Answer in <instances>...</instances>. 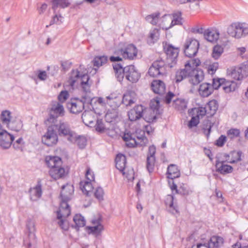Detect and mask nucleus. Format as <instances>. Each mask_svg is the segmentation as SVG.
I'll return each mask as SVG.
<instances>
[{
    "label": "nucleus",
    "mask_w": 248,
    "mask_h": 248,
    "mask_svg": "<svg viewBox=\"0 0 248 248\" xmlns=\"http://www.w3.org/2000/svg\"><path fill=\"white\" fill-rule=\"evenodd\" d=\"M109 60L112 63V66L114 68V65H117L118 64H121L122 67H124V64L123 62V61L122 58L118 56H111L109 57Z\"/></svg>",
    "instance_id": "55"
},
{
    "label": "nucleus",
    "mask_w": 248,
    "mask_h": 248,
    "mask_svg": "<svg viewBox=\"0 0 248 248\" xmlns=\"http://www.w3.org/2000/svg\"><path fill=\"white\" fill-rule=\"evenodd\" d=\"M79 186L81 190L85 195L88 197L91 196L93 188L91 182L81 181Z\"/></svg>",
    "instance_id": "32"
},
{
    "label": "nucleus",
    "mask_w": 248,
    "mask_h": 248,
    "mask_svg": "<svg viewBox=\"0 0 248 248\" xmlns=\"http://www.w3.org/2000/svg\"><path fill=\"white\" fill-rule=\"evenodd\" d=\"M223 52V48L220 45H216L213 49L212 56L213 58L217 60L218 59Z\"/></svg>",
    "instance_id": "46"
},
{
    "label": "nucleus",
    "mask_w": 248,
    "mask_h": 248,
    "mask_svg": "<svg viewBox=\"0 0 248 248\" xmlns=\"http://www.w3.org/2000/svg\"><path fill=\"white\" fill-rule=\"evenodd\" d=\"M174 197L172 195H168L165 200L166 210L170 214L175 215L179 214V207L174 202Z\"/></svg>",
    "instance_id": "17"
},
{
    "label": "nucleus",
    "mask_w": 248,
    "mask_h": 248,
    "mask_svg": "<svg viewBox=\"0 0 248 248\" xmlns=\"http://www.w3.org/2000/svg\"><path fill=\"white\" fill-rule=\"evenodd\" d=\"M115 161L116 168L124 175L125 173L124 170L126 163V156L123 154H118L115 157Z\"/></svg>",
    "instance_id": "23"
},
{
    "label": "nucleus",
    "mask_w": 248,
    "mask_h": 248,
    "mask_svg": "<svg viewBox=\"0 0 248 248\" xmlns=\"http://www.w3.org/2000/svg\"><path fill=\"white\" fill-rule=\"evenodd\" d=\"M152 91L156 94L162 95L166 92V85L161 80H154L151 84Z\"/></svg>",
    "instance_id": "18"
},
{
    "label": "nucleus",
    "mask_w": 248,
    "mask_h": 248,
    "mask_svg": "<svg viewBox=\"0 0 248 248\" xmlns=\"http://www.w3.org/2000/svg\"><path fill=\"white\" fill-rule=\"evenodd\" d=\"M218 67V62H215L208 65V71L211 75L214 74Z\"/></svg>",
    "instance_id": "61"
},
{
    "label": "nucleus",
    "mask_w": 248,
    "mask_h": 248,
    "mask_svg": "<svg viewBox=\"0 0 248 248\" xmlns=\"http://www.w3.org/2000/svg\"><path fill=\"white\" fill-rule=\"evenodd\" d=\"M120 51L124 59L132 60L136 58L138 49L134 45L129 44L124 48L121 49Z\"/></svg>",
    "instance_id": "16"
},
{
    "label": "nucleus",
    "mask_w": 248,
    "mask_h": 248,
    "mask_svg": "<svg viewBox=\"0 0 248 248\" xmlns=\"http://www.w3.org/2000/svg\"><path fill=\"white\" fill-rule=\"evenodd\" d=\"M52 9L54 13H56L58 7L64 9L69 7L70 2L69 0H52Z\"/></svg>",
    "instance_id": "30"
},
{
    "label": "nucleus",
    "mask_w": 248,
    "mask_h": 248,
    "mask_svg": "<svg viewBox=\"0 0 248 248\" xmlns=\"http://www.w3.org/2000/svg\"><path fill=\"white\" fill-rule=\"evenodd\" d=\"M228 33L235 38H240L248 35V25L245 23L232 24L227 30Z\"/></svg>",
    "instance_id": "9"
},
{
    "label": "nucleus",
    "mask_w": 248,
    "mask_h": 248,
    "mask_svg": "<svg viewBox=\"0 0 248 248\" xmlns=\"http://www.w3.org/2000/svg\"><path fill=\"white\" fill-rule=\"evenodd\" d=\"M94 195L98 200H103L104 195V190L103 188L101 187H97L94 193Z\"/></svg>",
    "instance_id": "58"
},
{
    "label": "nucleus",
    "mask_w": 248,
    "mask_h": 248,
    "mask_svg": "<svg viewBox=\"0 0 248 248\" xmlns=\"http://www.w3.org/2000/svg\"><path fill=\"white\" fill-rule=\"evenodd\" d=\"M36 237H28V239L24 240V245L27 248H36Z\"/></svg>",
    "instance_id": "50"
},
{
    "label": "nucleus",
    "mask_w": 248,
    "mask_h": 248,
    "mask_svg": "<svg viewBox=\"0 0 248 248\" xmlns=\"http://www.w3.org/2000/svg\"><path fill=\"white\" fill-rule=\"evenodd\" d=\"M201 240L202 242L198 243L197 248H200L202 246L207 248H218L223 245L224 241L223 237L218 235H213L207 240H205L203 236L202 235Z\"/></svg>",
    "instance_id": "10"
},
{
    "label": "nucleus",
    "mask_w": 248,
    "mask_h": 248,
    "mask_svg": "<svg viewBox=\"0 0 248 248\" xmlns=\"http://www.w3.org/2000/svg\"><path fill=\"white\" fill-rule=\"evenodd\" d=\"M191 77L190 82L194 85L198 84L204 78L203 72L202 70L198 69H192L190 71Z\"/></svg>",
    "instance_id": "21"
},
{
    "label": "nucleus",
    "mask_w": 248,
    "mask_h": 248,
    "mask_svg": "<svg viewBox=\"0 0 248 248\" xmlns=\"http://www.w3.org/2000/svg\"><path fill=\"white\" fill-rule=\"evenodd\" d=\"M78 135L74 131H71V132L67 136V140L71 143H75Z\"/></svg>",
    "instance_id": "62"
},
{
    "label": "nucleus",
    "mask_w": 248,
    "mask_h": 248,
    "mask_svg": "<svg viewBox=\"0 0 248 248\" xmlns=\"http://www.w3.org/2000/svg\"><path fill=\"white\" fill-rule=\"evenodd\" d=\"M199 93L202 97H208L213 93V88L211 84L208 83H203L200 85L199 89Z\"/></svg>",
    "instance_id": "28"
},
{
    "label": "nucleus",
    "mask_w": 248,
    "mask_h": 248,
    "mask_svg": "<svg viewBox=\"0 0 248 248\" xmlns=\"http://www.w3.org/2000/svg\"><path fill=\"white\" fill-rule=\"evenodd\" d=\"M224 78H213L211 88H213V91L214 90H217L219 87H222V82H224Z\"/></svg>",
    "instance_id": "54"
},
{
    "label": "nucleus",
    "mask_w": 248,
    "mask_h": 248,
    "mask_svg": "<svg viewBox=\"0 0 248 248\" xmlns=\"http://www.w3.org/2000/svg\"><path fill=\"white\" fill-rule=\"evenodd\" d=\"M166 174L168 179L173 180L180 177V172L176 165L171 164L168 166Z\"/></svg>",
    "instance_id": "25"
},
{
    "label": "nucleus",
    "mask_w": 248,
    "mask_h": 248,
    "mask_svg": "<svg viewBox=\"0 0 248 248\" xmlns=\"http://www.w3.org/2000/svg\"><path fill=\"white\" fill-rule=\"evenodd\" d=\"M114 125H112V127L111 129L109 128H106L104 126V125H95V130L96 131H97L99 133H102L104 132L108 131V133L109 135V136L111 137H113L115 135V133H117V132L115 131V128L114 126Z\"/></svg>",
    "instance_id": "36"
},
{
    "label": "nucleus",
    "mask_w": 248,
    "mask_h": 248,
    "mask_svg": "<svg viewBox=\"0 0 248 248\" xmlns=\"http://www.w3.org/2000/svg\"><path fill=\"white\" fill-rule=\"evenodd\" d=\"M222 82V88L226 93L233 92L237 88L236 83L233 81L226 80L224 78V82Z\"/></svg>",
    "instance_id": "31"
},
{
    "label": "nucleus",
    "mask_w": 248,
    "mask_h": 248,
    "mask_svg": "<svg viewBox=\"0 0 248 248\" xmlns=\"http://www.w3.org/2000/svg\"><path fill=\"white\" fill-rule=\"evenodd\" d=\"M117 97L114 95L111 94L107 96L106 104L107 108L109 107L111 110H116L119 107L120 103L117 102Z\"/></svg>",
    "instance_id": "33"
},
{
    "label": "nucleus",
    "mask_w": 248,
    "mask_h": 248,
    "mask_svg": "<svg viewBox=\"0 0 248 248\" xmlns=\"http://www.w3.org/2000/svg\"><path fill=\"white\" fill-rule=\"evenodd\" d=\"M213 125H203L204 126L201 128V131L208 138L211 132L212 126Z\"/></svg>",
    "instance_id": "64"
},
{
    "label": "nucleus",
    "mask_w": 248,
    "mask_h": 248,
    "mask_svg": "<svg viewBox=\"0 0 248 248\" xmlns=\"http://www.w3.org/2000/svg\"><path fill=\"white\" fill-rule=\"evenodd\" d=\"M167 55V62L162 59H157L153 62L148 70L151 77H155L166 74L168 71L173 67L177 62V58L179 54V48L169 45L165 48Z\"/></svg>",
    "instance_id": "1"
},
{
    "label": "nucleus",
    "mask_w": 248,
    "mask_h": 248,
    "mask_svg": "<svg viewBox=\"0 0 248 248\" xmlns=\"http://www.w3.org/2000/svg\"><path fill=\"white\" fill-rule=\"evenodd\" d=\"M122 103L126 106H130L134 103L133 99L131 95L129 94H124L122 99Z\"/></svg>",
    "instance_id": "56"
},
{
    "label": "nucleus",
    "mask_w": 248,
    "mask_h": 248,
    "mask_svg": "<svg viewBox=\"0 0 248 248\" xmlns=\"http://www.w3.org/2000/svg\"><path fill=\"white\" fill-rule=\"evenodd\" d=\"M69 96L68 92L67 91H62L58 96L59 101L62 103L65 101Z\"/></svg>",
    "instance_id": "60"
},
{
    "label": "nucleus",
    "mask_w": 248,
    "mask_h": 248,
    "mask_svg": "<svg viewBox=\"0 0 248 248\" xmlns=\"http://www.w3.org/2000/svg\"><path fill=\"white\" fill-rule=\"evenodd\" d=\"M164 20H168L169 22H170L169 26H166L164 24L163 28L165 30H168L175 25H182V13L178 11L172 14H167L163 16Z\"/></svg>",
    "instance_id": "12"
},
{
    "label": "nucleus",
    "mask_w": 248,
    "mask_h": 248,
    "mask_svg": "<svg viewBox=\"0 0 248 248\" xmlns=\"http://www.w3.org/2000/svg\"><path fill=\"white\" fill-rule=\"evenodd\" d=\"M159 103V101L156 100L151 102V108L142 113V117H143L146 122L148 123L156 122L155 120L157 117L155 114V110H158Z\"/></svg>",
    "instance_id": "13"
},
{
    "label": "nucleus",
    "mask_w": 248,
    "mask_h": 248,
    "mask_svg": "<svg viewBox=\"0 0 248 248\" xmlns=\"http://www.w3.org/2000/svg\"><path fill=\"white\" fill-rule=\"evenodd\" d=\"M108 60V57L106 56H96L93 62L94 66L99 67L107 63Z\"/></svg>",
    "instance_id": "41"
},
{
    "label": "nucleus",
    "mask_w": 248,
    "mask_h": 248,
    "mask_svg": "<svg viewBox=\"0 0 248 248\" xmlns=\"http://www.w3.org/2000/svg\"><path fill=\"white\" fill-rule=\"evenodd\" d=\"M242 154V152L241 151H238L236 153L237 158L235 159L232 160H226L220 161L219 159H217L215 164L216 171L220 174L223 175L232 172L233 170L232 167L231 165L226 164L225 163L227 162L233 164L241 161Z\"/></svg>",
    "instance_id": "8"
},
{
    "label": "nucleus",
    "mask_w": 248,
    "mask_h": 248,
    "mask_svg": "<svg viewBox=\"0 0 248 248\" xmlns=\"http://www.w3.org/2000/svg\"><path fill=\"white\" fill-rule=\"evenodd\" d=\"M58 125H51L48 126L47 132L42 137L43 143L47 146H52L57 143L58 136L52 126H57Z\"/></svg>",
    "instance_id": "14"
},
{
    "label": "nucleus",
    "mask_w": 248,
    "mask_h": 248,
    "mask_svg": "<svg viewBox=\"0 0 248 248\" xmlns=\"http://www.w3.org/2000/svg\"><path fill=\"white\" fill-rule=\"evenodd\" d=\"M74 188L73 185L67 184L62 186L60 196L62 201L60 204V208L65 213H63L66 216L70 214V208L68 202L71 199V196L74 193Z\"/></svg>",
    "instance_id": "7"
},
{
    "label": "nucleus",
    "mask_w": 248,
    "mask_h": 248,
    "mask_svg": "<svg viewBox=\"0 0 248 248\" xmlns=\"http://www.w3.org/2000/svg\"><path fill=\"white\" fill-rule=\"evenodd\" d=\"M187 102L183 98H175L173 100L172 106L175 109L183 111L187 108Z\"/></svg>",
    "instance_id": "29"
},
{
    "label": "nucleus",
    "mask_w": 248,
    "mask_h": 248,
    "mask_svg": "<svg viewBox=\"0 0 248 248\" xmlns=\"http://www.w3.org/2000/svg\"><path fill=\"white\" fill-rule=\"evenodd\" d=\"M45 161L50 169L58 165H62V158L58 156L47 155L45 158Z\"/></svg>",
    "instance_id": "27"
},
{
    "label": "nucleus",
    "mask_w": 248,
    "mask_h": 248,
    "mask_svg": "<svg viewBox=\"0 0 248 248\" xmlns=\"http://www.w3.org/2000/svg\"><path fill=\"white\" fill-rule=\"evenodd\" d=\"M87 139L86 137L82 135H78L76 143L78 148L80 149H83L87 145Z\"/></svg>",
    "instance_id": "45"
},
{
    "label": "nucleus",
    "mask_w": 248,
    "mask_h": 248,
    "mask_svg": "<svg viewBox=\"0 0 248 248\" xmlns=\"http://www.w3.org/2000/svg\"><path fill=\"white\" fill-rule=\"evenodd\" d=\"M120 118L118 116V112L116 110H109L107 112L105 116V120L108 123H112L111 124H115L118 123Z\"/></svg>",
    "instance_id": "24"
},
{
    "label": "nucleus",
    "mask_w": 248,
    "mask_h": 248,
    "mask_svg": "<svg viewBox=\"0 0 248 248\" xmlns=\"http://www.w3.org/2000/svg\"><path fill=\"white\" fill-rule=\"evenodd\" d=\"M218 105L215 100L209 101L205 107L194 108L191 109V119L188 124H199L200 120L205 115L207 117L213 116L218 109Z\"/></svg>",
    "instance_id": "2"
},
{
    "label": "nucleus",
    "mask_w": 248,
    "mask_h": 248,
    "mask_svg": "<svg viewBox=\"0 0 248 248\" xmlns=\"http://www.w3.org/2000/svg\"><path fill=\"white\" fill-rule=\"evenodd\" d=\"M88 75L87 74H81L80 71L78 69L77 70H73L71 72V76L70 78V85L71 86H74L76 78H81V81H83V80H86V79L83 78V76Z\"/></svg>",
    "instance_id": "35"
},
{
    "label": "nucleus",
    "mask_w": 248,
    "mask_h": 248,
    "mask_svg": "<svg viewBox=\"0 0 248 248\" xmlns=\"http://www.w3.org/2000/svg\"><path fill=\"white\" fill-rule=\"evenodd\" d=\"M55 15L52 17V19L50 21V24L49 25H46V27L48 28L49 26L54 24H60L62 23V20L63 18V17L61 16L60 14L58 12L54 13Z\"/></svg>",
    "instance_id": "49"
},
{
    "label": "nucleus",
    "mask_w": 248,
    "mask_h": 248,
    "mask_svg": "<svg viewBox=\"0 0 248 248\" xmlns=\"http://www.w3.org/2000/svg\"><path fill=\"white\" fill-rule=\"evenodd\" d=\"M85 176L86 179L88 180L87 181L92 182V181L94 180V175L93 172L91 170L90 168H88L86 173Z\"/></svg>",
    "instance_id": "63"
},
{
    "label": "nucleus",
    "mask_w": 248,
    "mask_h": 248,
    "mask_svg": "<svg viewBox=\"0 0 248 248\" xmlns=\"http://www.w3.org/2000/svg\"><path fill=\"white\" fill-rule=\"evenodd\" d=\"M15 139L14 136L1 127L0 130V146L4 149L9 148Z\"/></svg>",
    "instance_id": "15"
},
{
    "label": "nucleus",
    "mask_w": 248,
    "mask_h": 248,
    "mask_svg": "<svg viewBox=\"0 0 248 248\" xmlns=\"http://www.w3.org/2000/svg\"><path fill=\"white\" fill-rule=\"evenodd\" d=\"M155 161V157H150L147 155L146 168L150 173L152 172L154 170Z\"/></svg>",
    "instance_id": "51"
},
{
    "label": "nucleus",
    "mask_w": 248,
    "mask_h": 248,
    "mask_svg": "<svg viewBox=\"0 0 248 248\" xmlns=\"http://www.w3.org/2000/svg\"><path fill=\"white\" fill-rule=\"evenodd\" d=\"M30 199L31 201H36L40 198L42 194V186L40 182L37 183V185L33 188H31L29 190Z\"/></svg>",
    "instance_id": "26"
},
{
    "label": "nucleus",
    "mask_w": 248,
    "mask_h": 248,
    "mask_svg": "<svg viewBox=\"0 0 248 248\" xmlns=\"http://www.w3.org/2000/svg\"><path fill=\"white\" fill-rule=\"evenodd\" d=\"M190 75V71L186 68L181 69L180 71H177L175 74L176 82L179 83L182 81L184 79L189 77Z\"/></svg>",
    "instance_id": "34"
},
{
    "label": "nucleus",
    "mask_w": 248,
    "mask_h": 248,
    "mask_svg": "<svg viewBox=\"0 0 248 248\" xmlns=\"http://www.w3.org/2000/svg\"><path fill=\"white\" fill-rule=\"evenodd\" d=\"M226 141V137L225 135H222L216 140L215 144L217 147H221L223 146Z\"/></svg>",
    "instance_id": "59"
},
{
    "label": "nucleus",
    "mask_w": 248,
    "mask_h": 248,
    "mask_svg": "<svg viewBox=\"0 0 248 248\" xmlns=\"http://www.w3.org/2000/svg\"><path fill=\"white\" fill-rule=\"evenodd\" d=\"M159 16V13H155L151 15H148L146 17L145 19L149 23H151L153 25H155L157 24L158 21Z\"/></svg>",
    "instance_id": "44"
},
{
    "label": "nucleus",
    "mask_w": 248,
    "mask_h": 248,
    "mask_svg": "<svg viewBox=\"0 0 248 248\" xmlns=\"http://www.w3.org/2000/svg\"><path fill=\"white\" fill-rule=\"evenodd\" d=\"M180 3H185L186 2H190L189 7L192 9H198L199 8L200 0H176Z\"/></svg>",
    "instance_id": "52"
},
{
    "label": "nucleus",
    "mask_w": 248,
    "mask_h": 248,
    "mask_svg": "<svg viewBox=\"0 0 248 248\" xmlns=\"http://www.w3.org/2000/svg\"><path fill=\"white\" fill-rule=\"evenodd\" d=\"M143 107L142 105L137 106L128 112V116L131 122L136 121L142 116Z\"/></svg>",
    "instance_id": "19"
},
{
    "label": "nucleus",
    "mask_w": 248,
    "mask_h": 248,
    "mask_svg": "<svg viewBox=\"0 0 248 248\" xmlns=\"http://www.w3.org/2000/svg\"><path fill=\"white\" fill-rule=\"evenodd\" d=\"M65 126V125H59L58 132L60 136H67L72 131Z\"/></svg>",
    "instance_id": "57"
},
{
    "label": "nucleus",
    "mask_w": 248,
    "mask_h": 248,
    "mask_svg": "<svg viewBox=\"0 0 248 248\" xmlns=\"http://www.w3.org/2000/svg\"><path fill=\"white\" fill-rule=\"evenodd\" d=\"M199 43L196 39H187L184 46V53L186 56L191 58L195 56L199 48Z\"/></svg>",
    "instance_id": "11"
},
{
    "label": "nucleus",
    "mask_w": 248,
    "mask_h": 248,
    "mask_svg": "<svg viewBox=\"0 0 248 248\" xmlns=\"http://www.w3.org/2000/svg\"><path fill=\"white\" fill-rule=\"evenodd\" d=\"M160 31L157 29H154L151 30L149 34V40L151 43H154L157 41L159 37Z\"/></svg>",
    "instance_id": "47"
},
{
    "label": "nucleus",
    "mask_w": 248,
    "mask_h": 248,
    "mask_svg": "<svg viewBox=\"0 0 248 248\" xmlns=\"http://www.w3.org/2000/svg\"><path fill=\"white\" fill-rule=\"evenodd\" d=\"M191 191L189 189L187 185L182 184L179 186L177 193L180 194L182 196H186L190 193Z\"/></svg>",
    "instance_id": "53"
},
{
    "label": "nucleus",
    "mask_w": 248,
    "mask_h": 248,
    "mask_svg": "<svg viewBox=\"0 0 248 248\" xmlns=\"http://www.w3.org/2000/svg\"><path fill=\"white\" fill-rule=\"evenodd\" d=\"M65 111L62 105L58 102H53L48 109V116L45 121V124H64L62 118Z\"/></svg>",
    "instance_id": "5"
},
{
    "label": "nucleus",
    "mask_w": 248,
    "mask_h": 248,
    "mask_svg": "<svg viewBox=\"0 0 248 248\" xmlns=\"http://www.w3.org/2000/svg\"><path fill=\"white\" fill-rule=\"evenodd\" d=\"M83 78L86 79V80H83V81H81L80 82L82 90L86 93H90L91 86V84L89 83L90 77L88 75H86L83 76Z\"/></svg>",
    "instance_id": "48"
},
{
    "label": "nucleus",
    "mask_w": 248,
    "mask_h": 248,
    "mask_svg": "<svg viewBox=\"0 0 248 248\" xmlns=\"http://www.w3.org/2000/svg\"><path fill=\"white\" fill-rule=\"evenodd\" d=\"M87 229L90 231L89 233L98 235L104 230V226L102 224H98V225H95L94 226H87Z\"/></svg>",
    "instance_id": "42"
},
{
    "label": "nucleus",
    "mask_w": 248,
    "mask_h": 248,
    "mask_svg": "<svg viewBox=\"0 0 248 248\" xmlns=\"http://www.w3.org/2000/svg\"><path fill=\"white\" fill-rule=\"evenodd\" d=\"M205 39L210 42H216L219 38V32L217 29H208L204 32Z\"/></svg>",
    "instance_id": "22"
},
{
    "label": "nucleus",
    "mask_w": 248,
    "mask_h": 248,
    "mask_svg": "<svg viewBox=\"0 0 248 248\" xmlns=\"http://www.w3.org/2000/svg\"><path fill=\"white\" fill-rule=\"evenodd\" d=\"M123 139L126 142L130 140H133V143L129 142L126 144L129 147H135L138 145L140 146H145L148 142V140L145 136L144 130L139 129H136L135 133H134L131 132L125 127Z\"/></svg>",
    "instance_id": "4"
},
{
    "label": "nucleus",
    "mask_w": 248,
    "mask_h": 248,
    "mask_svg": "<svg viewBox=\"0 0 248 248\" xmlns=\"http://www.w3.org/2000/svg\"><path fill=\"white\" fill-rule=\"evenodd\" d=\"M26 228L28 231V237H32L33 238H35L36 237L34 233L35 225L34 222L31 219L27 221Z\"/></svg>",
    "instance_id": "43"
},
{
    "label": "nucleus",
    "mask_w": 248,
    "mask_h": 248,
    "mask_svg": "<svg viewBox=\"0 0 248 248\" xmlns=\"http://www.w3.org/2000/svg\"><path fill=\"white\" fill-rule=\"evenodd\" d=\"M231 77L235 80H240L246 76L241 67H235L233 69L231 74Z\"/></svg>",
    "instance_id": "38"
},
{
    "label": "nucleus",
    "mask_w": 248,
    "mask_h": 248,
    "mask_svg": "<svg viewBox=\"0 0 248 248\" xmlns=\"http://www.w3.org/2000/svg\"><path fill=\"white\" fill-rule=\"evenodd\" d=\"M0 120L4 124H9L10 123H14L15 122L12 120L11 113L9 110H3L0 114Z\"/></svg>",
    "instance_id": "39"
},
{
    "label": "nucleus",
    "mask_w": 248,
    "mask_h": 248,
    "mask_svg": "<svg viewBox=\"0 0 248 248\" xmlns=\"http://www.w3.org/2000/svg\"><path fill=\"white\" fill-rule=\"evenodd\" d=\"M75 223V228L79 230V228L84 227L86 224V220L80 214H76L73 217Z\"/></svg>",
    "instance_id": "37"
},
{
    "label": "nucleus",
    "mask_w": 248,
    "mask_h": 248,
    "mask_svg": "<svg viewBox=\"0 0 248 248\" xmlns=\"http://www.w3.org/2000/svg\"><path fill=\"white\" fill-rule=\"evenodd\" d=\"M114 71L118 81H121L125 77V78L132 83H136L140 77V74L133 65L122 67L121 64L114 65Z\"/></svg>",
    "instance_id": "3"
},
{
    "label": "nucleus",
    "mask_w": 248,
    "mask_h": 248,
    "mask_svg": "<svg viewBox=\"0 0 248 248\" xmlns=\"http://www.w3.org/2000/svg\"><path fill=\"white\" fill-rule=\"evenodd\" d=\"M93 100V98L86 94L82 96L81 99L76 98L71 100V102L67 103V107L70 112L74 114L79 113L82 112L85 105H90L93 108L92 102Z\"/></svg>",
    "instance_id": "6"
},
{
    "label": "nucleus",
    "mask_w": 248,
    "mask_h": 248,
    "mask_svg": "<svg viewBox=\"0 0 248 248\" xmlns=\"http://www.w3.org/2000/svg\"><path fill=\"white\" fill-rule=\"evenodd\" d=\"M201 63L200 60L199 59H193L188 61L185 64V67L188 69V70L191 71L192 69H196V68Z\"/></svg>",
    "instance_id": "40"
},
{
    "label": "nucleus",
    "mask_w": 248,
    "mask_h": 248,
    "mask_svg": "<svg viewBox=\"0 0 248 248\" xmlns=\"http://www.w3.org/2000/svg\"><path fill=\"white\" fill-rule=\"evenodd\" d=\"M50 176L54 180L62 178L65 175V169L62 167V165H58L52 167L49 171Z\"/></svg>",
    "instance_id": "20"
}]
</instances>
